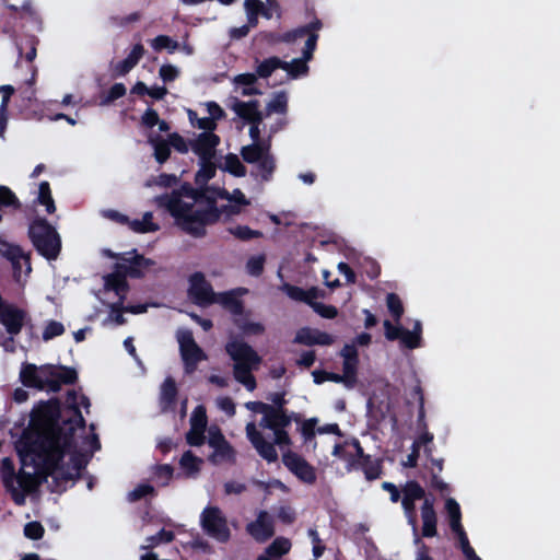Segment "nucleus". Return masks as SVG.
Masks as SVG:
<instances>
[{"mask_svg":"<svg viewBox=\"0 0 560 560\" xmlns=\"http://www.w3.org/2000/svg\"><path fill=\"white\" fill-rule=\"evenodd\" d=\"M57 413L55 404L40 405L32 411L28 427L15 442V448L21 460V470L13 475V464L10 458L2 460V479L12 494L14 502L24 504L27 493L33 491L40 476L52 475L56 479L71 480L62 472L67 463L52 447L54 439L49 435L51 421Z\"/></svg>","mask_w":560,"mask_h":560,"instance_id":"obj_1","label":"nucleus"},{"mask_svg":"<svg viewBox=\"0 0 560 560\" xmlns=\"http://www.w3.org/2000/svg\"><path fill=\"white\" fill-rule=\"evenodd\" d=\"M218 197L226 201L221 207L210 205L202 196L189 187H183L170 197H158L156 203L165 207L176 224L189 234L199 236L205 226L218 220H230L245 212L250 200L240 189H219Z\"/></svg>","mask_w":560,"mask_h":560,"instance_id":"obj_2","label":"nucleus"},{"mask_svg":"<svg viewBox=\"0 0 560 560\" xmlns=\"http://www.w3.org/2000/svg\"><path fill=\"white\" fill-rule=\"evenodd\" d=\"M47 404H55L57 413L51 421V431L49 435L54 439V448L61 456V460L67 463V470L62 474L67 477H77L80 470L88 464L90 457L100 450L101 444L93 425L86 428L80 413V408L90 407L89 399L80 393L71 392L68 394L67 404L74 411V418L60 431L56 430V420L59 416V405L56 400H49ZM38 404L33 410L37 409Z\"/></svg>","mask_w":560,"mask_h":560,"instance_id":"obj_3","label":"nucleus"},{"mask_svg":"<svg viewBox=\"0 0 560 560\" xmlns=\"http://www.w3.org/2000/svg\"><path fill=\"white\" fill-rule=\"evenodd\" d=\"M246 408L262 416L259 421V427L272 431L273 442H269L265 439L255 422L246 424L247 439L260 457L268 463L277 462L278 452L276 446L283 448V446H288L291 443V439L285 431V428L290 424V418L284 413L282 408H277L276 406L264 402L250 401L246 404Z\"/></svg>","mask_w":560,"mask_h":560,"instance_id":"obj_4","label":"nucleus"},{"mask_svg":"<svg viewBox=\"0 0 560 560\" xmlns=\"http://www.w3.org/2000/svg\"><path fill=\"white\" fill-rule=\"evenodd\" d=\"M154 262L136 253H127L119 258L115 272L104 277L105 293L115 292L119 300L126 295L128 285L126 277H142L153 269Z\"/></svg>","mask_w":560,"mask_h":560,"instance_id":"obj_5","label":"nucleus"},{"mask_svg":"<svg viewBox=\"0 0 560 560\" xmlns=\"http://www.w3.org/2000/svg\"><path fill=\"white\" fill-rule=\"evenodd\" d=\"M20 378L27 387L37 389H49L56 392L63 383H71L75 378V372L71 369L54 365L36 366L35 364H23L20 371Z\"/></svg>","mask_w":560,"mask_h":560,"instance_id":"obj_6","label":"nucleus"},{"mask_svg":"<svg viewBox=\"0 0 560 560\" xmlns=\"http://www.w3.org/2000/svg\"><path fill=\"white\" fill-rule=\"evenodd\" d=\"M226 351L234 361V377L248 390L256 387V382L250 371L260 363L259 355L242 341H231L226 345Z\"/></svg>","mask_w":560,"mask_h":560,"instance_id":"obj_7","label":"nucleus"},{"mask_svg":"<svg viewBox=\"0 0 560 560\" xmlns=\"http://www.w3.org/2000/svg\"><path fill=\"white\" fill-rule=\"evenodd\" d=\"M188 295L196 304L201 306L219 303L233 313H237L241 310L240 302L231 294H215L201 272L190 276Z\"/></svg>","mask_w":560,"mask_h":560,"instance_id":"obj_8","label":"nucleus"},{"mask_svg":"<svg viewBox=\"0 0 560 560\" xmlns=\"http://www.w3.org/2000/svg\"><path fill=\"white\" fill-rule=\"evenodd\" d=\"M322 27L319 21L313 22L311 25L306 27H302L295 30L292 33H288L283 40L291 42L296 39L298 37H302L305 34H308V38L306 39L305 47L303 50L302 59H293L290 62L282 61V69L285 70L292 78H296L300 74H305L308 70L306 62L312 59L313 51L315 50L318 35L314 32Z\"/></svg>","mask_w":560,"mask_h":560,"instance_id":"obj_9","label":"nucleus"},{"mask_svg":"<svg viewBox=\"0 0 560 560\" xmlns=\"http://www.w3.org/2000/svg\"><path fill=\"white\" fill-rule=\"evenodd\" d=\"M30 236L36 249L47 259H55L61 248V241L56 230L43 220L33 222Z\"/></svg>","mask_w":560,"mask_h":560,"instance_id":"obj_10","label":"nucleus"},{"mask_svg":"<svg viewBox=\"0 0 560 560\" xmlns=\"http://www.w3.org/2000/svg\"><path fill=\"white\" fill-rule=\"evenodd\" d=\"M179 345L180 357L184 362L186 373H192L197 364L207 359V354L195 341L191 331L179 329L176 334Z\"/></svg>","mask_w":560,"mask_h":560,"instance_id":"obj_11","label":"nucleus"},{"mask_svg":"<svg viewBox=\"0 0 560 560\" xmlns=\"http://www.w3.org/2000/svg\"><path fill=\"white\" fill-rule=\"evenodd\" d=\"M203 530L219 541H226L230 538V528L222 512L214 506L206 508L200 516Z\"/></svg>","mask_w":560,"mask_h":560,"instance_id":"obj_12","label":"nucleus"},{"mask_svg":"<svg viewBox=\"0 0 560 560\" xmlns=\"http://www.w3.org/2000/svg\"><path fill=\"white\" fill-rule=\"evenodd\" d=\"M0 254L12 262L14 278L18 282H22L30 275L32 270L30 257L20 246L0 238Z\"/></svg>","mask_w":560,"mask_h":560,"instance_id":"obj_13","label":"nucleus"},{"mask_svg":"<svg viewBox=\"0 0 560 560\" xmlns=\"http://www.w3.org/2000/svg\"><path fill=\"white\" fill-rule=\"evenodd\" d=\"M291 443L288 446L279 447L282 452V462L284 466L294 474L300 480L313 483L316 479L314 468L300 455L289 450Z\"/></svg>","mask_w":560,"mask_h":560,"instance_id":"obj_14","label":"nucleus"},{"mask_svg":"<svg viewBox=\"0 0 560 560\" xmlns=\"http://www.w3.org/2000/svg\"><path fill=\"white\" fill-rule=\"evenodd\" d=\"M340 355L342 358V374L334 376L332 382L343 383L348 388L357 384V371L359 364L358 351L354 345H346Z\"/></svg>","mask_w":560,"mask_h":560,"instance_id":"obj_15","label":"nucleus"},{"mask_svg":"<svg viewBox=\"0 0 560 560\" xmlns=\"http://www.w3.org/2000/svg\"><path fill=\"white\" fill-rule=\"evenodd\" d=\"M401 504L405 514L408 518V523L412 526L413 532H417V518H416V502L424 498L423 488L416 481H408L401 488Z\"/></svg>","mask_w":560,"mask_h":560,"instance_id":"obj_16","label":"nucleus"},{"mask_svg":"<svg viewBox=\"0 0 560 560\" xmlns=\"http://www.w3.org/2000/svg\"><path fill=\"white\" fill-rule=\"evenodd\" d=\"M220 138L214 132H201L190 140V149L200 161H212L215 156Z\"/></svg>","mask_w":560,"mask_h":560,"instance_id":"obj_17","label":"nucleus"},{"mask_svg":"<svg viewBox=\"0 0 560 560\" xmlns=\"http://www.w3.org/2000/svg\"><path fill=\"white\" fill-rule=\"evenodd\" d=\"M207 427L206 410L202 406H198L190 417V429L186 434L188 444L199 446L205 441V430Z\"/></svg>","mask_w":560,"mask_h":560,"instance_id":"obj_18","label":"nucleus"},{"mask_svg":"<svg viewBox=\"0 0 560 560\" xmlns=\"http://www.w3.org/2000/svg\"><path fill=\"white\" fill-rule=\"evenodd\" d=\"M445 512L450 518L451 529L456 534L459 545L468 541L467 535L462 525V513L459 504L453 498L445 501Z\"/></svg>","mask_w":560,"mask_h":560,"instance_id":"obj_19","label":"nucleus"},{"mask_svg":"<svg viewBox=\"0 0 560 560\" xmlns=\"http://www.w3.org/2000/svg\"><path fill=\"white\" fill-rule=\"evenodd\" d=\"M294 341L306 346H328L334 342V337L325 331L305 327L296 332Z\"/></svg>","mask_w":560,"mask_h":560,"instance_id":"obj_20","label":"nucleus"},{"mask_svg":"<svg viewBox=\"0 0 560 560\" xmlns=\"http://www.w3.org/2000/svg\"><path fill=\"white\" fill-rule=\"evenodd\" d=\"M247 530L256 540H267L273 535L271 517L266 512H260L257 520L248 524Z\"/></svg>","mask_w":560,"mask_h":560,"instance_id":"obj_21","label":"nucleus"},{"mask_svg":"<svg viewBox=\"0 0 560 560\" xmlns=\"http://www.w3.org/2000/svg\"><path fill=\"white\" fill-rule=\"evenodd\" d=\"M332 455L341 460H345L350 468L358 458L363 455V451L357 440L347 441L342 444H336L332 450Z\"/></svg>","mask_w":560,"mask_h":560,"instance_id":"obj_22","label":"nucleus"},{"mask_svg":"<svg viewBox=\"0 0 560 560\" xmlns=\"http://www.w3.org/2000/svg\"><path fill=\"white\" fill-rule=\"evenodd\" d=\"M422 535L424 537H434L436 535L438 517L434 511V504L431 499H424L421 506Z\"/></svg>","mask_w":560,"mask_h":560,"instance_id":"obj_23","label":"nucleus"},{"mask_svg":"<svg viewBox=\"0 0 560 560\" xmlns=\"http://www.w3.org/2000/svg\"><path fill=\"white\" fill-rule=\"evenodd\" d=\"M301 431L305 439H311L316 433H318V434H336V435L340 434L338 424L328 423L325 425H318V420L316 418L305 420L302 423Z\"/></svg>","mask_w":560,"mask_h":560,"instance_id":"obj_24","label":"nucleus"},{"mask_svg":"<svg viewBox=\"0 0 560 560\" xmlns=\"http://www.w3.org/2000/svg\"><path fill=\"white\" fill-rule=\"evenodd\" d=\"M102 300L110 305L112 311L108 317L105 320L107 325H122L125 323V318L121 314L119 306L122 304L124 298L119 300L118 295L115 292L105 293V289L103 290Z\"/></svg>","mask_w":560,"mask_h":560,"instance_id":"obj_25","label":"nucleus"},{"mask_svg":"<svg viewBox=\"0 0 560 560\" xmlns=\"http://www.w3.org/2000/svg\"><path fill=\"white\" fill-rule=\"evenodd\" d=\"M144 48L141 44H137L132 47L129 55L122 61L118 62L114 67V72L116 75H125L128 73L143 57Z\"/></svg>","mask_w":560,"mask_h":560,"instance_id":"obj_26","label":"nucleus"},{"mask_svg":"<svg viewBox=\"0 0 560 560\" xmlns=\"http://www.w3.org/2000/svg\"><path fill=\"white\" fill-rule=\"evenodd\" d=\"M232 109L243 119L249 122H257L261 119L256 102L235 101Z\"/></svg>","mask_w":560,"mask_h":560,"instance_id":"obj_27","label":"nucleus"},{"mask_svg":"<svg viewBox=\"0 0 560 560\" xmlns=\"http://www.w3.org/2000/svg\"><path fill=\"white\" fill-rule=\"evenodd\" d=\"M241 154L245 162L250 164H258L265 156L269 154V144L253 143L246 145L242 149Z\"/></svg>","mask_w":560,"mask_h":560,"instance_id":"obj_28","label":"nucleus"},{"mask_svg":"<svg viewBox=\"0 0 560 560\" xmlns=\"http://www.w3.org/2000/svg\"><path fill=\"white\" fill-rule=\"evenodd\" d=\"M203 460L187 451L183 454L179 460V467L186 477H195L200 471Z\"/></svg>","mask_w":560,"mask_h":560,"instance_id":"obj_29","label":"nucleus"},{"mask_svg":"<svg viewBox=\"0 0 560 560\" xmlns=\"http://www.w3.org/2000/svg\"><path fill=\"white\" fill-rule=\"evenodd\" d=\"M281 291H283L290 299L294 301L305 302L306 304H311L312 300L317 296L316 290L311 289L308 291H304L299 287H294L288 283L281 285Z\"/></svg>","mask_w":560,"mask_h":560,"instance_id":"obj_30","label":"nucleus"},{"mask_svg":"<svg viewBox=\"0 0 560 560\" xmlns=\"http://www.w3.org/2000/svg\"><path fill=\"white\" fill-rule=\"evenodd\" d=\"M421 332H422L421 323L419 320H416L412 330H406V329L401 330V334L399 337L400 342L409 349L418 348L421 345Z\"/></svg>","mask_w":560,"mask_h":560,"instance_id":"obj_31","label":"nucleus"},{"mask_svg":"<svg viewBox=\"0 0 560 560\" xmlns=\"http://www.w3.org/2000/svg\"><path fill=\"white\" fill-rule=\"evenodd\" d=\"M127 223L129 228L137 233H149L159 230V224L153 221V215L151 212L144 213L141 219H136L132 221L128 220Z\"/></svg>","mask_w":560,"mask_h":560,"instance_id":"obj_32","label":"nucleus"},{"mask_svg":"<svg viewBox=\"0 0 560 560\" xmlns=\"http://www.w3.org/2000/svg\"><path fill=\"white\" fill-rule=\"evenodd\" d=\"M256 75L253 73L238 74L233 79V83L236 88L241 89L243 95L249 96L257 94L258 91L255 88Z\"/></svg>","mask_w":560,"mask_h":560,"instance_id":"obj_33","label":"nucleus"},{"mask_svg":"<svg viewBox=\"0 0 560 560\" xmlns=\"http://www.w3.org/2000/svg\"><path fill=\"white\" fill-rule=\"evenodd\" d=\"M148 138L154 149V156L156 161L160 163L165 162L170 156L168 140H163L160 137L154 136L153 132H150Z\"/></svg>","mask_w":560,"mask_h":560,"instance_id":"obj_34","label":"nucleus"},{"mask_svg":"<svg viewBox=\"0 0 560 560\" xmlns=\"http://www.w3.org/2000/svg\"><path fill=\"white\" fill-rule=\"evenodd\" d=\"M13 93L14 89L12 85L0 86V94H2V102L0 105V138H3L4 136V130L7 127V108L10 97Z\"/></svg>","mask_w":560,"mask_h":560,"instance_id":"obj_35","label":"nucleus"},{"mask_svg":"<svg viewBox=\"0 0 560 560\" xmlns=\"http://www.w3.org/2000/svg\"><path fill=\"white\" fill-rule=\"evenodd\" d=\"M282 60L270 57L257 63L256 72L260 78H268L275 70L282 69Z\"/></svg>","mask_w":560,"mask_h":560,"instance_id":"obj_36","label":"nucleus"},{"mask_svg":"<svg viewBox=\"0 0 560 560\" xmlns=\"http://www.w3.org/2000/svg\"><path fill=\"white\" fill-rule=\"evenodd\" d=\"M150 44H151V47L155 51H161V50L165 49L170 54H173L174 51L178 50V48H179L178 42L174 40L173 38H171L167 35H159V36L154 37L150 42Z\"/></svg>","mask_w":560,"mask_h":560,"instance_id":"obj_37","label":"nucleus"},{"mask_svg":"<svg viewBox=\"0 0 560 560\" xmlns=\"http://www.w3.org/2000/svg\"><path fill=\"white\" fill-rule=\"evenodd\" d=\"M187 115L191 126L203 130L202 132H213L217 128V124L209 117L200 118L198 117L197 113L191 109L187 110Z\"/></svg>","mask_w":560,"mask_h":560,"instance_id":"obj_38","label":"nucleus"},{"mask_svg":"<svg viewBox=\"0 0 560 560\" xmlns=\"http://www.w3.org/2000/svg\"><path fill=\"white\" fill-rule=\"evenodd\" d=\"M176 385L172 378H166L161 386V405L166 409L176 397Z\"/></svg>","mask_w":560,"mask_h":560,"instance_id":"obj_39","label":"nucleus"},{"mask_svg":"<svg viewBox=\"0 0 560 560\" xmlns=\"http://www.w3.org/2000/svg\"><path fill=\"white\" fill-rule=\"evenodd\" d=\"M244 9L247 22L250 23V25L257 26L258 16L264 9V2L261 0H245Z\"/></svg>","mask_w":560,"mask_h":560,"instance_id":"obj_40","label":"nucleus"},{"mask_svg":"<svg viewBox=\"0 0 560 560\" xmlns=\"http://www.w3.org/2000/svg\"><path fill=\"white\" fill-rule=\"evenodd\" d=\"M37 200L39 203L46 207V211L48 213H52L56 210L54 199L51 197L49 184L47 182H43L39 185L38 197Z\"/></svg>","mask_w":560,"mask_h":560,"instance_id":"obj_41","label":"nucleus"},{"mask_svg":"<svg viewBox=\"0 0 560 560\" xmlns=\"http://www.w3.org/2000/svg\"><path fill=\"white\" fill-rule=\"evenodd\" d=\"M228 231L231 235L241 241H248L261 236V233L259 231L252 230L247 225H234L229 228Z\"/></svg>","mask_w":560,"mask_h":560,"instance_id":"obj_42","label":"nucleus"},{"mask_svg":"<svg viewBox=\"0 0 560 560\" xmlns=\"http://www.w3.org/2000/svg\"><path fill=\"white\" fill-rule=\"evenodd\" d=\"M224 170L234 176L243 177L246 174V168L235 154H229L224 161Z\"/></svg>","mask_w":560,"mask_h":560,"instance_id":"obj_43","label":"nucleus"},{"mask_svg":"<svg viewBox=\"0 0 560 560\" xmlns=\"http://www.w3.org/2000/svg\"><path fill=\"white\" fill-rule=\"evenodd\" d=\"M215 174V165L212 161H200V168L196 174V183L198 185L206 184Z\"/></svg>","mask_w":560,"mask_h":560,"instance_id":"obj_44","label":"nucleus"},{"mask_svg":"<svg viewBox=\"0 0 560 560\" xmlns=\"http://www.w3.org/2000/svg\"><path fill=\"white\" fill-rule=\"evenodd\" d=\"M291 548V542L285 538H277L267 549V556L280 558L284 553H287Z\"/></svg>","mask_w":560,"mask_h":560,"instance_id":"obj_45","label":"nucleus"},{"mask_svg":"<svg viewBox=\"0 0 560 560\" xmlns=\"http://www.w3.org/2000/svg\"><path fill=\"white\" fill-rule=\"evenodd\" d=\"M213 453L210 459L214 463H223L233 459L234 452L229 443H223L220 446H213Z\"/></svg>","mask_w":560,"mask_h":560,"instance_id":"obj_46","label":"nucleus"},{"mask_svg":"<svg viewBox=\"0 0 560 560\" xmlns=\"http://www.w3.org/2000/svg\"><path fill=\"white\" fill-rule=\"evenodd\" d=\"M386 304L394 319L398 322L404 314V306L400 299L396 294L389 293L386 298Z\"/></svg>","mask_w":560,"mask_h":560,"instance_id":"obj_47","label":"nucleus"},{"mask_svg":"<svg viewBox=\"0 0 560 560\" xmlns=\"http://www.w3.org/2000/svg\"><path fill=\"white\" fill-rule=\"evenodd\" d=\"M258 173L264 180H269L276 168L275 160L270 153L257 164Z\"/></svg>","mask_w":560,"mask_h":560,"instance_id":"obj_48","label":"nucleus"},{"mask_svg":"<svg viewBox=\"0 0 560 560\" xmlns=\"http://www.w3.org/2000/svg\"><path fill=\"white\" fill-rule=\"evenodd\" d=\"M65 332V326L57 320H49L46 323L43 329V339L48 341L55 337H58Z\"/></svg>","mask_w":560,"mask_h":560,"instance_id":"obj_49","label":"nucleus"},{"mask_svg":"<svg viewBox=\"0 0 560 560\" xmlns=\"http://www.w3.org/2000/svg\"><path fill=\"white\" fill-rule=\"evenodd\" d=\"M288 97L284 93H279L269 102L267 109L269 113L283 114L287 110Z\"/></svg>","mask_w":560,"mask_h":560,"instance_id":"obj_50","label":"nucleus"},{"mask_svg":"<svg viewBox=\"0 0 560 560\" xmlns=\"http://www.w3.org/2000/svg\"><path fill=\"white\" fill-rule=\"evenodd\" d=\"M310 306L322 317L325 318H334L337 316V308L332 305H326L319 302H316L315 299L312 300Z\"/></svg>","mask_w":560,"mask_h":560,"instance_id":"obj_51","label":"nucleus"},{"mask_svg":"<svg viewBox=\"0 0 560 560\" xmlns=\"http://www.w3.org/2000/svg\"><path fill=\"white\" fill-rule=\"evenodd\" d=\"M180 70L174 65H162L159 70V75L164 82H172L179 77Z\"/></svg>","mask_w":560,"mask_h":560,"instance_id":"obj_52","label":"nucleus"},{"mask_svg":"<svg viewBox=\"0 0 560 560\" xmlns=\"http://www.w3.org/2000/svg\"><path fill=\"white\" fill-rule=\"evenodd\" d=\"M168 143L170 145H172L176 151L180 152V153H187L189 148H190V143L188 144L185 139L179 136L178 133H171L168 135Z\"/></svg>","mask_w":560,"mask_h":560,"instance_id":"obj_53","label":"nucleus"},{"mask_svg":"<svg viewBox=\"0 0 560 560\" xmlns=\"http://www.w3.org/2000/svg\"><path fill=\"white\" fill-rule=\"evenodd\" d=\"M174 538V535L170 530L161 529L156 536L148 538L147 547H154L162 542H170Z\"/></svg>","mask_w":560,"mask_h":560,"instance_id":"obj_54","label":"nucleus"},{"mask_svg":"<svg viewBox=\"0 0 560 560\" xmlns=\"http://www.w3.org/2000/svg\"><path fill=\"white\" fill-rule=\"evenodd\" d=\"M24 534L30 539H39L44 534V527L38 522H31L25 525Z\"/></svg>","mask_w":560,"mask_h":560,"instance_id":"obj_55","label":"nucleus"},{"mask_svg":"<svg viewBox=\"0 0 560 560\" xmlns=\"http://www.w3.org/2000/svg\"><path fill=\"white\" fill-rule=\"evenodd\" d=\"M208 117L213 119L217 124L218 120L224 117V112L215 102H207L203 104Z\"/></svg>","mask_w":560,"mask_h":560,"instance_id":"obj_56","label":"nucleus"},{"mask_svg":"<svg viewBox=\"0 0 560 560\" xmlns=\"http://www.w3.org/2000/svg\"><path fill=\"white\" fill-rule=\"evenodd\" d=\"M151 493H153V487L148 483H142L129 492L128 498L130 501H137Z\"/></svg>","mask_w":560,"mask_h":560,"instance_id":"obj_57","label":"nucleus"},{"mask_svg":"<svg viewBox=\"0 0 560 560\" xmlns=\"http://www.w3.org/2000/svg\"><path fill=\"white\" fill-rule=\"evenodd\" d=\"M15 195L5 186H0V207L16 206Z\"/></svg>","mask_w":560,"mask_h":560,"instance_id":"obj_58","label":"nucleus"},{"mask_svg":"<svg viewBox=\"0 0 560 560\" xmlns=\"http://www.w3.org/2000/svg\"><path fill=\"white\" fill-rule=\"evenodd\" d=\"M265 258L262 256L252 257L247 262V271L253 276H258L264 269Z\"/></svg>","mask_w":560,"mask_h":560,"instance_id":"obj_59","label":"nucleus"},{"mask_svg":"<svg viewBox=\"0 0 560 560\" xmlns=\"http://www.w3.org/2000/svg\"><path fill=\"white\" fill-rule=\"evenodd\" d=\"M173 469L168 465L158 466L155 468L154 477L158 481H161L162 485H166L172 478Z\"/></svg>","mask_w":560,"mask_h":560,"instance_id":"obj_60","label":"nucleus"},{"mask_svg":"<svg viewBox=\"0 0 560 560\" xmlns=\"http://www.w3.org/2000/svg\"><path fill=\"white\" fill-rule=\"evenodd\" d=\"M208 443L211 447H213V446H220L223 443H228V442L218 428L211 427L208 430Z\"/></svg>","mask_w":560,"mask_h":560,"instance_id":"obj_61","label":"nucleus"},{"mask_svg":"<svg viewBox=\"0 0 560 560\" xmlns=\"http://www.w3.org/2000/svg\"><path fill=\"white\" fill-rule=\"evenodd\" d=\"M217 406L229 417H232L235 413V405L230 397H219L217 399Z\"/></svg>","mask_w":560,"mask_h":560,"instance_id":"obj_62","label":"nucleus"},{"mask_svg":"<svg viewBox=\"0 0 560 560\" xmlns=\"http://www.w3.org/2000/svg\"><path fill=\"white\" fill-rule=\"evenodd\" d=\"M159 115L155 110L149 108L145 110V113L143 114L142 116V124L149 128V129H152L153 127L156 126V124L159 122Z\"/></svg>","mask_w":560,"mask_h":560,"instance_id":"obj_63","label":"nucleus"},{"mask_svg":"<svg viewBox=\"0 0 560 560\" xmlns=\"http://www.w3.org/2000/svg\"><path fill=\"white\" fill-rule=\"evenodd\" d=\"M385 336L388 340H395L400 337L402 328L400 326L393 325L389 320L384 322Z\"/></svg>","mask_w":560,"mask_h":560,"instance_id":"obj_64","label":"nucleus"}]
</instances>
